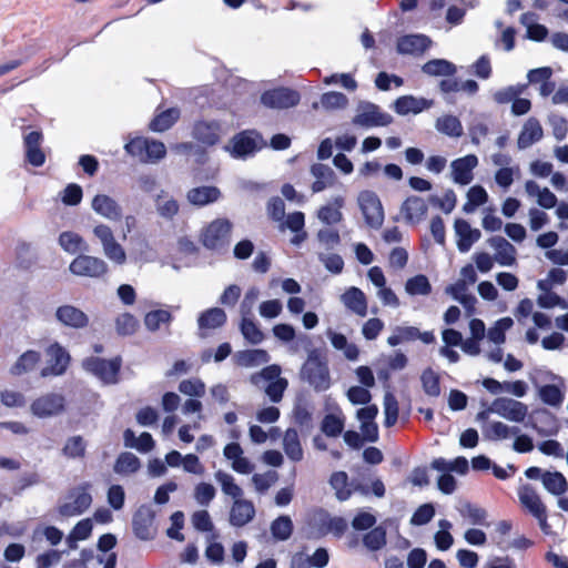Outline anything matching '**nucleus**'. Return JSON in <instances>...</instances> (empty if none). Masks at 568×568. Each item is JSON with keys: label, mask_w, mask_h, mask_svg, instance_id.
<instances>
[{"label": "nucleus", "mask_w": 568, "mask_h": 568, "mask_svg": "<svg viewBox=\"0 0 568 568\" xmlns=\"http://www.w3.org/2000/svg\"><path fill=\"white\" fill-rule=\"evenodd\" d=\"M301 378L315 392H325L332 385L327 359L318 349H312L301 368Z\"/></svg>", "instance_id": "nucleus-1"}, {"label": "nucleus", "mask_w": 568, "mask_h": 568, "mask_svg": "<svg viewBox=\"0 0 568 568\" xmlns=\"http://www.w3.org/2000/svg\"><path fill=\"white\" fill-rule=\"evenodd\" d=\"M281 367L273 364L264 367L261 372L253 374L250 381L257 387H261L262 384L266 382L267 385L265 387V394L273 403H280L288 386L287 379L281 377Z\"/></svg>", "instance_id": "nucleus-2"}, {"label": "nucleus", "mask_w": 568, "mask_h": 568, "mask_svg": "<svg viewBox=\"0 0 568 568\" xmlns=\"http://www.w3.org/2000/svg\"><path fill=\"white\" fill-rule=\"evenodd\" d=\"M124 149L126 153L144 163H156L166 154L165 145L161 141L142 136L130 140Z\"/></svg>", "instance_id": "nucleus-3"}, {"label": "nucleus", "mask_w": 568, "mask_h": 568, "mask_svg": "<svg viewBox=\"0 0 568 568\" xmlns=\"http://www.w3.org/2000/svg\"><path fill=\"white\" fill-rule=\"evenodd\" d=\"M357 203L368 227L378 230L384 223V209L378 195L371 190L361 191Z\"/></svg>", "instance_id": "nucleus-4"}, {"label": "nucleus", "mask_w": 568, "mask_h": 568, "mask_svg": "<svg viewBox=\"0 0 568 568\" xmlns=\"http://www.w3.org/2000/svg\"><path fill=\"white\" fill-rule=\"evenodd\" d=\"M352 122L354 125L366 129L387 126L393 122V116L375 103L361 102Z\"/></svg>", "instance_id": "nucleus-5"}, {"label": "nucleus", "mask_w": 568, "mask_h": 568, "mask_svg": "<svg viewBox=\"0 0 568 568\" xmlns=\"http://www.w3.org/2000/svg\"><path fill=\"white\" fill-rule=\"evenodd\" d=\"M265 145L266 143L258 132L247 130L236 134L231 141V146H226V150H229L231 155L235 159H245L253 155Z\"/></svg>", "instance_id": "nucleus-6"}, {"label": "nucleus", "mask_w": 568, "mask_h": 568, "mask_svg": "<svg viewBox=\"0 0 568 568\" xmlns=\"http://www.w3.org/2000/svg\"><path fill=\"white\" fill-rule=\"evenodd\" d=\"M92 232L99 240L105 257L118 265H123L126 261V254L122 245L115 240L111 227L100 223L93 227Z\"/></svg>", "instance_id": "nucleus-7"}, {"label": "nucleus", "mask_w": 568, "mask_h": 568, "mask_svg": "<svg viewBox=\"0 0 568 568\" xmlns=\"http://www.w3.org/2000/svg\"><path fill=\"white\" fill-rule=\"evenodd\" d=\"M83 368L98 377L104 384H115L121 368V358L104 359L89 357L82 363Z\"/></svg>", "instance_id": "nucleus-8"}, {"label": "nucleus", "mask_w": 568, "mask_h": 568, "mask_svg": "<svg viewBox=\"0 0 568 568\" xmlns=\"http://www.w3.org/2000/svg\"><path fill=\"white\" fill-rule=\"evenodd\" d=\"M232 223L226 219L211 222L202 233V243L210 250H220L229 245Z\"/></svg>", "instance_id": "nucleus-9"}, {"label": "nucleus", "mask_w": 568, "mask_h": 568, "mask_svg": "<svg viewBox=\"0 0 568 568\" xmlns=\"http://www.w3.org/2000/svg\"><path fill=\"white\" fill-rule=\"evenodd\" d=\"M490 410L499 417L513 423H523L528 415V406L510 397L495 398L490 404Z\"/></svg>", "instance_id": "nucleus-10"}, {"label": "nucleus", "mask_w": 568, "mask_h": 568, "mask_svg": "<svg viewBox=\"0 0 568 568\" xmlns=\"http://www.w3.org/2000/svg\"><path fill=\"white\" fill-rule=\"evenodd\" d=\"M69 270L77 276L100 278L108 272V264L100 257L80 254L69 265Z\"/></svg>", "instance_id": "nucleus-11"}, {"label": "nucleus", "mask_w": 568, "mask_h": 568, "mask_svg": "<svg viewBox=\"0 0 568 568\" xmlns=\"http://www.w3.org/2000/svg\"><path fill=\"white\" fill-rule=\"evenodd\" d=\"M30 409L39 418L58 416L65 409V398L59 393H47L36 398Z\"/></svg>", "instance_id": "nucleus-12"}, {"label": "nucleus", "mask_w": 568, "mask_h": 568, "mask_svg": "<svg viewBox=\"0 0 568 568\" xmlns=\"http://www.w3.org/2000/svg\"><path fill=\"white\" fill-rule=\"evenodd\" d=\"M90 485L83 484L72 490L68 501L59 507V513L64 517H74L83 514L92 504V496L89 494Z\"/></svg>", "instance_id": "nucleus-13"}, {"label": "nucleus", "mask_w": 568, "mask_h": 568, "mask_svg": "<svg viewBox=\"0 0 568 568\" xmlns=\"http://www.w3.org/2000/svg\"><path fill=\"white\" fill-rule=\"evenodd\" d=\"M49 357L48 366L41 369V376H60L64 374L70 363V355L59 343H53L47 348Z\"/></svg>", "instance_id": "nucleus-14"}, {"label": "nucleus", "mask_w": 568, "mask_h": 568, "mask_svg": "<svg viewBox=\"0 0 568 568\" xmlns=\"http://www.w3.org/2000/svg\"><path fill=\"white\" fill-rule=\"evenodd\" d=\"M300 93L288 88H277L265 91L261 97V102L272 109H288L300 102Z\"/></svg>", "instance_id": "nucleus-15"}, {"label": "nucleus", "mask_w": 568, "mask_h": 568, "mask_svg": "<svg viewBox=\"0 0 568 568\" xmlns=\"http://www.w3.org/2000/svg\"><path fill=\"white\" fill-rule=\"evenodd\" d=\"M154 510L146 505H142L135 511L132 520L134 535L141 540H150L155 535Z\"/></svg>", "instance_id": "nucleus-16"}, {"label": "nucleus", "mask_w": 568, "mask_h": 568, "mask_svg": "<svg viewBox=\"0 0 568 568\" xmlns=\"http://www.w3.org/2000/svg\"><path fill=\"white\" fill-rule=\"evenodd\" d=\"M420 339L424 344H432L435 341L433 332H420L415 326L400 325L393 328V333L387 338L389 346L395 347L402 343H408Z\"/></svg>", "instance_id": "nucleus-17"}, {"label": "nucleus", "mask_w": 568, "mask_h": 568, "mask_svg": "<svg viewBox=\"0 0 568 568\" xmlns=\"http://www.w3.org/2000/svg\"><path fill=\"white\" fill-rule=\"evenodd\" d=\"M478 165V158L475 154H468L458 158L450 163L452 180L459 185L469 184L473 179L474 169Z\"/></svg>", "instance_id": "nucleus-18"}, {"label": "nucleus", "mask_w": 568, "mask_h": 568, "mask_svg": "<svg viewBox=\"0 0 568 568\" xmlns=\"http://www.w3.org/2000/svg\"><path fill=\"white\" fill-rule=\"evenodd\" d=\"M43 135L40 131H31L23 136L26 161L32 166H42L45 162V154L41 149Z\"/></svg>", "instance_id": "nucleus-19"}, {"label": "nucleus", "mask_w": 568, "mask_h": 568, "mask_svg": "<svg viewBox=\"0 0 568 568\" xmlns=\"http://www.w3.org/2000/svg\"><path fill=\"white\" fill-rule=\"evenodd\" d=\"M487 243L495 251L494 258L500 266H514L517 261V250L503 236H491Z\"/></svg>", "instance_id": "nucleus-20"}, {"label": "nucleus", "mask_w": 568, "mask_h": 568, "mask_svg": "<svg viewBox=\"0 0 568 568\" xmlns=\"http://www.w3.org/2000/svg\"><path fill=\"white\" fill-rule=\"evenodd\" d=\"M341 302L345 308L353 314L359 317H365L367 315V297L361 288L356 286L346 288V291L341 295Z\"/></svg>", "instance_id": "nucleus-21"}, {"label": "nucleus", "mask_w": 568, "mask_h": 568, "mask_svg": "<svg viewBox=\"0 0 568 568\" xmlns=\"http://www.w3.org/2000/svg\"><path fill=\"white\" fill-rule=\"evenodd\" d=\"M255 507L251 500L240 498L233 500L230 509L229 521L233 527H243L255 517Z\"/></svg>", "instance_id": "nucleus-22"}, {"label": "nucleus", "mask_w": 568, "mask_h": 568, "mask_svg": "<svg viewBox=\"0 0 568 568\" xmlns=\"http://www.w3.org/2000/svg\"><path fill=\"white\" fill-rule=\"evenodd\" d=\"M92 210L100 216L116 222L122 217V209L120 204L106 194H98L91 203Z\"/></svg>", "instance_id": "nucleus-23"}, {"label": "nucleus", "mask_w": 568, "mask_h": 568, "mask_svg": "<svg viewBox=\"0 0 568 568\" xmlns=\"http://www.w3.org/2000/svg\"><path fill=\"white\" fill-rule=\"evenodd\" d=\"M344 205L345 197L342 195H336L332 197V200L327 204L322 205L317 210L316 216L320 222L327 226L338 224L339 222H342L344 217L342 212Z\"/></svg>", "instance_id": "nucleus-24"}, {"label": "nucleus", "mask_w": 568, "mask_h": 568, "mask_svg": "<svg viewBox=\"0 0 568 568\" xmlns=\"http://www.w3.org/2000/svg\"><path fill=\"white\" fill-rule=\"evenodd\" d=\"M433 104V100L416 98L414 95H403L394 101L393 108L397 114L407 115L409 113L418 114L424 110L432 108Z\"/></svg>", "instance_id": "nucleus-25"}, {"label": "nucleus", "mask_w": 568, "mask_h": 568, "mask_svg": "<svg viewBox=\"0 0 568 568\" xmlns=\"http://www.w3.org/2000/svg\"><path fill=\"white\" fill-rule=\"evenodd\" d=\"M454 227L458 237L457 247L460 253H467L481 236L479 230L473 229L470 224L463 219L456 220Z\"/></svg>", "instance_id": "nucleus-26"}, {"label": "nucleus", "mask_w": 568, "mask_h": 568, "mask_svg": "<svg viewBox=\"0 0 568 568\" xmlns=\"http://www.w3.org/2000/svg\"><path fill=\"white\" fill-rule=\"evenodd\" d=\"M55 318L64 326L83 328L89 323L88 315L73 305H62L55 311Z\"/></svg>", "instance_id": "nucleus-27"}, {"label": "nucleus", "mask_w": 568, "mask_h": 568, "mask_svg": "<svg viewBox=\"0 0 568 568\" xmlns=\"http://www.w3.org/2000/svg\"><path fill=\"white\" fill-rule=\"evenodd\" d=\"M428 211L426 202L416 195L408 196L402 204L400 212L407 223H420Z\"/></svg>", "instance_id": "nucleus-28"}, {"label": "nucleus", "mask_w": 568, "mask_h": 568, "mask_svg": "<svg viewBox=\"0 0 568 568\" xmlns=\"http://www.w3.org/2000/svg\"><path fill=\"white\" fill-rule=\"evenodd\" d=\"M430 44V39L424 34H408L398 39L397 51L400 54L418 55L424 53Z\"/></svg>", "instance_id": "nucleus-29"}, {"label": "nucleus", "mask_w": 568, "mask_h": 568, "mask_svg": "<svg viewBox=\"0 0 568 568\" xmlns=\"http://www.w3.org/2000/svg\"><path fill=\"white\" fill-rule=\"evenodd\" d=\"M334 349L343 352L344 357L349 362H356L359 358V348L355 343L348 342L347 337L333 328L325 332Z\"/></svg>", "instance_id": "nucleus-30"}, {"label": "nucleus", "mask_w": 568, "mask_h": 568, "mask_svg": "<svg viewBox=\"0 0 568 568\" xmlns=\"http://www.w3.org/2000/svg\"><path fill=\"white\" fill-rule=\"evenodd\" d=\"M544 136V130L536 118H529L523 125L518 135L517 145L519 150H525L539 142Z\"/></svg>", "instance_id": "nucleus-31"}, {"label": "nucleus", "mask_w": 568, "mask_h": 568, "mask_svg": "<svg viewBox=\"0 0 568 568\" xmlns=\"http://www.w3.org/2000/svg\"><path fill=\"white\" fill-rule=\"evenodd\" d=\"M221 124L217 121H197L193 128V136L206 145H214L220 140Z\"/></svg>", "instance_id": "nucleus-32"}, {"label": "nucleus", "mask_w": 568, "mask_h": 568, "mask_svg": "<svg viewBox=\"0 0 568 568\" xmlns=\"http://www.w3.org/2000/svg\"><path fill=\"white\" fill-rule=\"evenodd\" d=\"M221 191L216 186L202 185L187 191L186 200L195 206H205L219 201Z\"/></svg>", "instance_id": "nucleus-33"}, {"label": "nucleus", "mask_w": 568, "mask_h": 568, "mask_svg": "<svg viewBox=\"0 0 568 568\" xmlns=\"http://www.w3.org/2000/svg\"><path fill=\"white\" fill-rule=\"evenodd\" d=\"M311 173L315 178V181L312 184V191L314 193L322 192L325 189L333 186L336 182L334 171L326 164H313Z\"/></svg>", "instance_id": "nucleus-34"}, {"label": "nucleus", "mask_w": 568, "mask_h": 568, "mask_svg": "<svg viewBox=\"0 0 568 568\" xmlns=\"http://www.w3.org/2000/svg\"><path fill=\"white\" fill-rule=\"evenodd\" d=\"M227 316L224 310L212 307L200 313L197 326L200 331L216 329L226 323Z\"/></svg>", "instance_id": "nucleus-35"}, {"label": "nucleus", "mask_w": 568, "mask_h": 568, "mask_svg": "<svg viewBox=\"0 0 568 568\" xmlns=\"http://www.w3.org/2000/svg\"><path fill=\"white\" fill-rule=\"evenodd\" d=\"M329 486L335 491V497L339 501L348 500L353 495L354 481L349 480L347 473L334 471L329 477Z\"/></svg>", "instance_id": "nucleus-36"}, {"label": "nucleus", "mask_w": 568, "mask_h": 568, "mask_svg": "<svg viewBox=\"0 0 568 568\" xmlns=\"http://www.w3.org/2000/svg\"><path fill=\"white\" fill-rule=\"evenodd\" d=\"M520 433V428L517 426H509L503 422H491L484 428V436L488 440H505Z\"/></svg>", "instance_id": "nucleus-37"}, {"label": "nucleus", "mask_w": 568, "mask_h": 568, "mask_svg": "<svg viewBox=\"0 0 568 568\" xmlns=\"http://www.w3.org/2000/svg\"><path fill=\"white\" fill-rule=\"evenodd\" d=\"M234 358L236 364L242 367H256L270 362L268 353L260 348L240 351Z\"/></svg>", "instance_id": "nucleus-38"}, {"label": "nucleus", "mask_w": 568, "mask_h": 568, "mask_svg": "<svg viewBox=\"0 0 568 568\" xmlns=\"http://www.w3.org/2000/svg\"><path fill=\"white\" fill-rule=\"evenodd\" d=\"M518 497L523 506L527 508L532 516L537 514L542 515V511L546 510L539 495L530 485H524L520 487Z\"/></svg>", "instance_id": "nucleus-39"}, {"label": "nucleus", "mask_w": 568, "mask_h": 568, "mask_svg": "<svg viewBox=\"0 0 568 568\" xmlns=\"http://www.w3.org/2000/svg\"><path fill=\"white\" fill-rule=\"evenodd\" d=\"M422 72L429 77H454L457 67L446 59H433L422 65Z\"/></svg>", "instance_id": "nucleus-40"}, {"label": "nucleus", "mask_w": 568, "mask_h": 568, "mask_svg": "<svg viewBox=\"0 0 568 568\" xmlns=\"http://www.w3.org/2000/svg\"><path fill=\"white\" fill-rule=\"evenodd\" d=\"M541 484L554 496H561L568 490V481L560 471L546 470L541 478Z\"/></svg>", "instance_id": "nucleus-41"}, {"label": "nucleus", "mask_w": 568, "mask_h": 568, "mask_svg": "<svg viewBox=\"0 0 568 568\" xmlns=\"http://www.w3.org/2000/svg\"><path fill=\"white\" fill-rule=\"evenodd\" d=\"M283 449L286 456L292 462H301L303 459L304 453L300 442V437L297 430L294 428H288L283 437Z\"/></svg>", "instance_id": "nucleus-42"}, {"label": "nucleus", "mask_w": 568, "mask_h": 568, "mask_svg": "<svg viewBox=\"0 0 568 568\" xmlns=\"http://www.w3.org/2000/svg\"><path fill=\"white\" fill-rule=\"evenodd\" d=\"M435 128L439 133L449 138H460L464 133L460 120L452 114H445L437 118Z\"/></svg>", "instance_id": "nucleus-43"}, {"label": "nucleus", "mask_w": 568, "mask_h": 568, "mask_svg": "<svg viewBox=\"0 0 568 568\" xmlns=\"http://www.w3.org/2000/svg\"><path fill=\"white\" fill-rule=\"evenodd\" d=\"M59 245L69 254L88 251V244L84 239L73 231L62 232L59 235Z\"/></svg>", "instance_id": "nucleus-44"}, {"label": "nucleus", "mask_w": 568, "mask_h": 568, "mask_svg": "<svg viewBox=\"0 0 568 568\" xmlns=\"http://www.w3.org/2000/svg\"><path fill=\"white\" fill-rule=\"evenodd\" d=\"M430 466L433 469L440 473L455 471L459 475H465L469 468L468 460L463 456H459L454 460H447L443 457L435 458Z\"/></svg>", "instance_id": "nucleus-45"}, {"label": "nucleus", "mask_w": 568, "mask_h": 568, "mask_svg": "<svg viewBox=\"0 0 568 568\" xmlns=\"http://www.w3.org/2000/svg\"><path fill=\"white\" fill-rule=\"evenodd\" d=\"M140 467V459L133 453L124 452L118 456L113 470L118 475L128 476L135 474Z\"/></svg>", "instance_id": "nucleus-46"}, {"label": "nucleus", "mask_w": 568, "mask_h": 568, "mask_svg": "<svg viewBox=\"0 0 568 568\" xmlns=\"http://www.w3.org/2000/svg\"><path fill=\"white\" fill-rule=\"evenodd\" d=\"M214 478L220 484L221 490L224 495L230 496L233 500L243 498L244 491L235 483V479L231 474L224 470H217L214 474Z\"/></svg>", "instance_id": "nucleus-47"}, {"label": "nucleus", "mask_w": 568, "mask_h": 568, "mask_svg": "<svg viewBox=\"0 0 568 568\" xmlns=\"http://www.w3.org/2000/svg\"><path fill=\"white\" fill-rule=\"evenodd\" d=\"M40 359L41 354L39 352L29 349L19 356L10 372L12 375L17 376L31 372L38 365Z\"/></svg>", "instance_id": "nucleus-48"}, {"label": "nucleus", "mask_w": 568, "mask_h": 568, "mask_svg": "<svg viewBox=\"0 0 568 568\" xmlns=\"http://www.w3.org/2000/svg\"><path fill=\"white\" fill-rule=\"evenodd\" d=\"M173 321V315L168 310H153L144 315V325L149 332H156L163 325H170Z\"/></svg>", "instance_id": "nucleus-49"}, {"label": "nucleus", "mask_w": 568, "mask_h": 568, "mask_svg": "<svg viewBox=\"0 0 568 568\" xmlns=\"http://www.w3.org/2000/svg\"><path fill=\"white\" fill-rule=\"evenodd\" d=\"M344 426L345 417L341 412L338 414H327L322 420L321 430L327 437H338L343 433Z\"/></svg>", "instance_id": "nucleus-50"}, {"label": "nucleus", "mask_w": 568, "mask_h": 568, "mask_svg": "<svg viewBox=\"0 0 568 568\" xmlns=\"http://www.w3.org/2000/svg\"><path fill=\"white\" fill-rule=\"evenodd\" d=\"M180 118V110L171 108L158 114L150 123V129L154 132H164L169 130Z\"/></svg>", "instance_id": "nucleus-51"}, {"label": "nucleus", "mask_w": 568, "mask_h": 568, "mask_svg": "<svg viewBox=\"0 0 568 568\" xmlns=\"http://www.w3.org/2000/svg\"><path fill=\"white\" fill-rule=\"evenodd\" d=\"M528 83H517L501 88L493 93V99L497 104L513 103L516 98L520 97L526 89Z\"/></svg>", "instance_id": "nucleus-52"}, {"label": "nucleus", "mask_w": 568, "mask_h": 568, "mask_svg": "<svg viewBox=\"0 0 568 568\" xmlns=\"http://www.w3.org/2000/svg\"><path fill=\"white\" fill-rule=\"evenodd\" d=\"M271 534L275 540L285 541L293 532V521L288 516L282 515L271 524Z\"/></svg>", "instance_id": "nucleus-53"}, {"label": "nucleus", "mask_w": 568, "mask_h": 568, "mask_svg": "<svg viewBox=\"0 0 568 568\" xmlns=\"http://www.w3.org/2000/svg\"><path fill=\"white\" fill-rule=\"evenodd\" d=\"M540 400L549 406L558 407L564 402V394L559 385L547 384L538 388Z\"/></svg>", "instance_id": "nucleus-54"}, {"label": "nucleus", "mask_w": 568, "mask_h": 568, "mask_svg": "<svg viewBox=\"0 0 568 568\" xmlns=\"http://www.w3.org/2000/svg\"><path fill=\"white\" fill-rule=\"evenodd\" d=\"M488 201V194L481 185H474L467 192V202L463 206L465 213H473Z\"/></svg>", "instance_id": "nucleus-55"}, {"label": "nucleus", "mask_w": 568, "mask_h": 568, "mask_svg": "<svg viewBox=\"0 0 568 568\" xmlns=\"http://www.w3.org/2000/svg\"><path fill=\"white\" fill-rule=\"evenodd\" d=\"M240 329L244 338L251 344H260L264 334L251 317H242Z\"/></svg>", "instance_id": "nucleus-56"}, {"label": "nucleus", "mask_w": 568, "mask_h": 568, "mask_svg": "<svg viewBox=\"0 0 568 568\" xmlns=\"http://www.w3.org/2000/svg\"><path fill=\"white\" fill-rule=\"evenodd\" d=\"M514 321L510 317H503L498 320L494 326L488 329L487 337L490 342L500 345L506 341V331L510 329Z\"/></svg>", "instance_id": "nucleus-57"}, {"label": "nucleus", "mask_w": 568, "mask_h": 568, "mask_svg": "<svg viewBox=\"0 0 568 568\" xmlns=\"http://www.w3.org/2000/svg\"><path fill=\"white\" fill-rule=\"evenodd\" d=\"M87 443L80 435L69 437L62 448V453L68 458H81L84 456Z\"/></svg>", "instance_id": "nucleus-58"}, {"label": "nucleus", "mask_w": 568, "mask_h": 568, "mask_svg": "<svg viewBox=\"0 0 568 568\" xmlns=\"http://www.w3.org/2000/svg\"><path fill=\"white\" fill-rule=\"evenodd\" d=\"M364 546L372 550L376 551L382 549L386 545V530L382 526L375 527L371 529L363 537Z\"/></svg>", "instance_id": "nucleus-59"}, {"label": "nucleus", "mask_w": 568, "mask_h": 568, "mask_svg": "<svg viewBox=\"0 0 568 568\" xmlns=\"http://www.w3.org/2000/svg\"><path fill=\"white\" fill-rule=\"evenodd\" d=\"M405 290L409 295H428L432 292V285L425 275H416L407 280Z\"/></svg>", "instance_id": "nucleus-60"}, {"label": "nucleus", "mask_w": 568, "mask_h": 568, "mask_svg": "<svg viewBox=\"0 0 568 568\" xmlns=\"http://www.w3.org/2000/svg\"><path fill=\"white\" fill-rule=\"evenodd\" d=\"M347 104L348 98L342 92L329 91L321 97V105L325 110H341L345 109Z\"/></svg>", "instance_id": "nucleus-61"}, {"label": "nucleus", "mask_w": 568, "mask_h": 568, "mask_svg": "<svg viewBox=\"0 0 568 568\" xmlns=\"http://www.w3.org/2000/svg\"><path fill=\"white\" fill-rule=\"evenodd\" d=\"M424 392L432 397H437L440 394L439 376L432 369L427 368L420 376Z\"/></svg>", "instance_id": "nucleus-62"}, {"label": "nucleus", "mask_w": 568, "mask_h": 568, "mask_svg": "<svg viewBox=\"0 0 568 568\" xmlns=\"http://www.w3.org/2000/svg\"><path fill=\"white\" fill-rule=\"evenodd\" d=\"M519 173L520 169L518 165L500 168L496 171L494 179L499 187L503 190H508Z\"/></svg>", "instance_id": "nucleus-63"}, {"label": "nucleus", "mask_w": 568, "mask_h": 568, "mask_svg": "<svg viewBox=\"0 0 568 568\" xmlns=\"http://www.w3.org/2000/svg\"><path fill=\"white\" fill-rule=\"evenodd\" d=\"M317 241L326 251H332L341 243V235L337 230L324 227L316 234Z\"/></svg>", "instance_id": "nucleus-64"}]
</instances>
